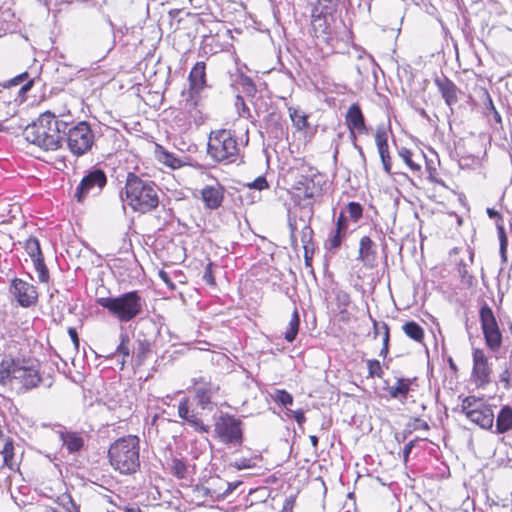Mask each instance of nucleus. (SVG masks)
Listing matches in <instances>:
<instances>
[{
  "label": "nucleus",
  "instance_id": "f257e3e1",
  "mask_svg": "<svg viewBox=\"0 0 512 512\" xmlns=\"http://www.w3.org/2000/svg\"><path fill=\"white\" fill-rule=\"evenodd\" d=\"M67 128V121L59 119L51 111H46L24 129L23 135L28 142L41 149L55 151L62 146L63 133Z\"/></svg>",
  "mask_w": 512,
  "mask_h": 512
},
{
  "label": "nucleus",
  "instance_id": "f03ea898",
  "mask_svg": "<svg viewBox=\"0 0 512 512\" xmlns=\"http://www.w3.org/2000/svg\"><path fill=\"white\" fill-rule=\"evenodd\" d=\"M39 370L23 359L5 355L0 362V385L17 393L36 388L41 382Z\"/></svg>",
  "mask_w": 512,
  "mask_h": 512
},
{
  "label": "nucleus",
  "instance_id": "7ed1b4c3",
  "mask_svg": "<svg viewBox=\"0 0 512 512\" xmlns=\"http://www.w3.org/2000/svg\"><path fill=\"white\" fill-rule=\"evenodd\" d=\"M159 191L160 189L154 181L129 172L122 200L133 211L144 214L158 207Z\"/></svg>",
  "mask_w": 512,
  "mask_h": 512
},
{
  "label": "nucleus",
  "instance_id": "20e7f679",
  "mask_svg": "<svg viewBox=\"0 0 512 512\" xmlns=\"http://www.w3.org/2000/svg\"><path fill=\"white\" fill-rule=\"evenodd\" d=\"M140 440L128 435L113 442L108 450V458L115 471L132 475L140 469Z\"/></svg>",
  "mask_w": 512,
  "mask_h": 512
},
{
  "label": "nucleus",
  "instance_id": "39448f33",
  "mask_svg": "<svg viewBox=\"0 0 512 512\" xmlns=\"http://www.w3.org/2000/svg\"><path fill=\"white\" fill-rule=\"evenodd\" d=\"M97 303L120 322H129L143 311V300L137 291L127 292L118 297H101L97 299Z\"/></svg>",
  "mask_w": 512,
  "mask_h": 512
},
{
  "label": "nucleus",
  "instance_id": "423d86ee",
  "mask_svg": "<svg viewBox=\"0 0 512 512\" xmlns=\"http://www.w3.org/2000/svg\"><path fill=\"white\" fill-rule=\"evenodd\" d=\"M208 155L217 162H234L239 154V145L233 131H212L208 139Z\"/></svg>",
  "mask_w": 512,
  "mask_h": 512
},
{
  "label": "nucleus",
  "instance_id": "0eeeda50",
  "mask_svg": "<svg viewBox=\"0 0 512 512\" xmlns=\"http://www.w3.org/2000/svg\"><path fill=\"white\" fill-rule=\"evenodd\" d=\"M64 138L69 151L77 157L88 153L94 144V133L86 121H80L72 126L68 123V128L63 133Z\"/></svg>",
  "mask_w": 512,
  "mask_h": 512
},
{
  "label": "nucleus",
  "instance_id": "6e6552de",
  "mask_svg": "<svg viewBox=\"0 0 512 512\" xmlns=\"http://www.w3.org/2000/svg\"><path fill=\"white\" fill-rule=\"evenodd\" d=\"M215 433L221 442L240 446L243 442L242 422L228 413H222L215 421Z\"/></svg>",
  "mask_w": 512,
  "mask_h": 512
},
{
  "label": "nucleus",
  "instance_id": "1a4fd4ad",
  "mask_svg": "<svg viewBox=\"0 0 512 512\" xmlns=\"http://www.w3.org/2000/svg\"><path fill=\"white\" fill-rule=\"evenodd\" d=\"M481 329L485 344L489 350L496 352L502 345V333L492 309L484 303L479 311Z\"/></svg>",
  "mask_w": 512,
  "mask_h": 512
},
{
  "label": "nucleus",
  "instance_id": "9d476101",
  "mask_svg": "<svg viewBox=\"0 0 512 512\" xmlns=\"http://www.w3.org/2000/svg\"><path fill=\"white\" fill-rule=\"evenodd\" d=\"M107 184V177L102 169L89 171L76 187L74 197L77 202L83 203L89 196L98 195Z\"/></svg>",
  "mask_w": 512,
  "mask_h": 512
},
{
  "label": "nucleus",
  "instance_id": "9b49d317",
  "mask_svg": "<svg viewBox=\"0 0 512 512\" xmlns=\"http://www.w3.org/2000/svg\"><path fill=\"white\" fill-rule=\"evenodd\" d=\"M323 176L316 171H310V174H300L296 177L293 188L298 192V195H303L305 199L312 202L317 201L323 191Z\"/></svg>",
  "mask_w": 512,
  "mask_h": 512
},
{
  "label": "nucleus",
  "instance_id": "f8f14e48",
  "mask_svg": "<svg viewBox=\"0 0 512 512\" xmlns=\"http://www.w3.org/2000/svg\"><path fill=\"white\" fill-rule=\"evenodd\" d=\"M345 121L349 129L354 148L358 151L360 156L365 159L362 147L356 143V134H366L368 133V129L365 125V119L361 108L357 103H354L349 107L345 116Z\"/></svg>",
  "mask_w": 512,
  "mask_h": 512
},
{
  "label": "nucleus",
  "instance_id": "ddd939ff",
  "mask_svg": "<svg viewBox=\"0 0 512 512\" xmlns=\"http://www.w3.org/2000/svg\"><path fill=\"white\" fill-rule=\"evenodd\" d=\"M10 292L22 307H30L34 305L38 299V293L35 287L21 279H14L12 281Z\"/></svg>",
  "mask_w": 512,
  "mask_h": 512
},
{
  "label": "nucleus",
  "instance_id": "4468645a",
  "mask_svg": "<svg viewBox=\"0 0 512 512\" xmlns=\"http://www.w3.org/2000/svg\"><path fill=\"white\" fill-rule=\"evenodd\" d=\"M473 368L472 376L478 386H485L490 382L491 367L488 357L480 348H474L472 352Z\"/></svg>",
  "mask_w": 512,
  "mask_h": 512
},
{
  "label": "nucleus",
  "instance_id": "2eb2a0df",
  "mask_svg": "<svg viewBox=\"0 0 512 512\" xmlns=\"http://www.w3.org/2000/svg\"><path fill=\"white\" fill-rule=\"evenodd\" d=\"M206 66L205 63L197 62L190 71L189 85L190 98L187 100L191 105H197L195 95L199 94L206 87Z\"/></svg>",
  "mask_w": 512,
  "mask_h": 512
},
{
  "label": "nucleus",
  "instance_id": "dca6fc26",
  "mask_svg": "<svg viewBox=\"0 0 512 512\" xmlns=\"http://www.w3.org/2000/svg\"><path fill=\"white\" fill-rule=\"evenodd\" d=\"M178 415L181 419L185 420L188 424L194 427L199 432H208L209 428L202 420L191 411L189 408V399L183 398L178 405Z\"/></svg>",
  "mask_w": 512,
  "mask_h": 512
},
{
  "label": "nucleus",
  "instance_id": "f3484780",
  "mask_svg": "<svg viewBox=\"0 0 512 512\" xmlns=\"http://www.w3.org/2000/svg\"><path fill=\"white\" fill-rule=\"evenodd\" d=\"M193 383L195 385L203 384V386L197 387L195 390L198 405L202 409H207L211 403L212 395L218 390V387L207 382L205 378L200 377L199 379L194 378Z\"/></svg>",
  "mask_w": 512,
  "mask_h": 512
},
{
  "label": "nucleus",
  "instance_id": "a211bd4d",
  "mask_svg": "<svg viewBox=\"0 0 512 512\" xmlns=\"http://www.w3.org/2000/svg\"><path fill=\"white\" fill-rule=\"evenodd\" d=\"M201 196L207 208L217 209L224 198L223 188L218 183L207 185L201 190Z\"/></svg>",
  "mask_w": 512,
  "mask_h": 512
},
{
  "label": "nucleus",
  "instance_id": "6ab92c4d",
  "mask_svg": "<svg viewBox=\"0 0 512 512\" xmlns=\"http://www.w3.org/2000/svg\"><path fill=\"white\" fill-rule=\"evenodd\" d=\"M333 21L334 17L311 13V25L315 36L328 40L331 35Z\"/></svg>",
  "mask_w": 512,
  "mask_h": 512
},
{
  "label": "nucleus",
  "instance_id": "aec40b11",
  "mask_svg": "<svg viewBox=\"0 0 512 512\" xmlns=\"http://www.w3.org/2000/svg\"><path fill=\"white\" fill-rule=\"evenodd\" d=\"M376 259L375 243L368 236H363L360 239L358 260L363 263L365 267H373Z\"/></svg>",
  "mask_w": 512,
  "mask_h": 512
},
{
  "label": "nucleus",
  "instance_id": "412c9836",
  "mask_svg": "<svg viewBox=\"0 0 512 512\" xmlns=\"http://www.w3.org/2000/svg\"><path fill=\"white\" fill-rule=\"evenodd\" d=\"M467 418L481 428L488 429L493 425L494 413L489 406L483 404L479 409L468 412Z\"/></svg>",
  "mask_w": 512,
  "mask_h": 512
},
{
  "label": "nucleus",
  "instance_id": "4be33fe9",
  "mask_svg": "<svg viewBox=\"0 0 512 512\" xmlns=\"http://www.w3.org/2000/svg\"><path fill=\"white\" fill-rule=\"evenodd\" d=\"M486 212H487V215L489 216V218H491V219L499 218V220H500L496 224L498 239H499V244H500L499 253H500L502 263H506L507 262L508 238H507V235L505 232L502 217L499 214V212L494 210L493 208H487Z\"/></svg>",
  "mask_w": 512,
  "mask_h": 512
},
{
  "label": "nucleus",
  "instance_id": "5701e85b",
  "mask_svg": "<svg viewBox=\"0 0 512 512\" xmlns=\"http://www.w3.org/2000/svg\"><path fill=\"white\" fill-rule=\"evenodd\" d=\"M375 142L377 145L378 153L383 164L384 171L388 174L391 173V158L389 155V146L387 141V134L383 130H377L375 134Z\"/></svg>",
  "mask_w": 512,
  "mask_h": 512
},
{
  "label": "nucleus",
  "instance_id": "b1692460",
  "mask_svg": "<svg viewBox=\"0 0 512 512\" xmlns=\"http://www.w3.org/2000/svg\"><path fill=\"white\" fill-rule=\"evenodd\" d=\"M435 84L440 91L442 97L445 100V103L448 106H452L458 101L457 97V87L456 85L447 77H440L435 79Z\"/></svg>",
  "mask_w": 512,
  "mask_h": 512
},
{
  "label": "nucleus",
  "instance_id": "393cba45",
  "mask_svg": "<svg viewBox=\"0 0 512 512\" xmlns=\"http://www.w3.org/2000/svg\"><path fill=\"white\" fill-rule=\"evenodd\" d=\"M410 384L409 379L397 378L393 385L385 386L384 390L388 392L391 398L404 403L410 391Z\"/></svg>",
  "mask_w": 512,
  "mask_h": 512
},
{
  "label": "nucleus",
  "instance_id": "a878e982",
  "mask_svg": "<svg viewBox=\"0 0 512 512\" xmlns=\"http://www.w3.org/2000/svg\"><path fill=\"white\" fill-rule=\"evenodd\" d=\"M59 437L70 453L79 452L84 446V439L76 432L60 431Z\"/></svg>",
  "mask_w": 512,
  "mask_h": 512
},
{
  "label": "nucleus",
  "instance_id": "bb28decb",
  "mask_svg": "<svg viewBox=\"0 0 512 512\" xmlns=\"http://www.w3.org/2000/svg\"><path fill=\"white\" fill-rule=\"evenodd\" d=\"M339 0H318L312 9V13L334 17Z\"/></svg>",
  "mask_w": 512,
  "mask_h": 512
},
{
  "label": "nucleus",
  "instance_id": "cd10ccee",
  "mask_svg": "<svg viewBox=\"0 0 512 512\" xmlns=\"http://www.w3.org/2000/svg\"><path fill=\"white\" fill-rule=\"evenodd\" d=\"M496 428L498 433H505L512 428V409L508 406L501 409L497 416Z\"/></svg>",
  "mask_w": 512,
  "mask_h": 512
},
{
  "label": "nucleus",
  "instance_id": "c85d7f7f",
  "mask_svg": "<svg viewBox=\"0 0 512 512\" xmlns=\"http://www.w3.org/2000/svg\"><path fill=\"white\" fill-rule=\"evenodd\" d=\"M300 325V317L297 311V308H294V311L291 315V318L288 323V328L284 334V338L287 342L291 343L296 339V336L299 331Z\"/></svg>",
  "mask_w": 512,
  "mask_h": 512
},
{
  "label": "nucleus",
  "instance_id": "c756f323",
  "mask_svg": "<svg viewBox=\"0 0 512 512\" xmlns=\"http://www.w3.org/2000/svg\"><path fill=\"white\" fill-rule=\"evenodd\" d=\"M404 333L416 342L421 343L424 339L423 328L414 321L406 322L402 327Z\"/></svg>",
  "mask_w": 512,
  "mask_h": 512
},
{
  "label": "nucleus",
  "instance_id": "7c9ffc66",
  "mask_svg": "<svg viewBox=\"0 0 512 512\" xmlns=\"http://www.w3.org/2000/svg\"><path fill=\"white\" fill-rule=\"evenodd\" d=\"M1 454L3 456V463L9 469L14 470L17 467V463L14 459V446L13 441L11 439H7L3 449L1 450Z\"/></svg>",
  "mask_w": 512,
  "mask_h": 512
},
{
  "label": "nucleus",
  "instance_id": "2f4dec72",
  "mask_svg": "<svg viewBox=\"0 0 512 512\" xmlns=\"http://www.w3.org/2000/svg\"><path fill=\"white\" fill-rule=\"evenodd\" d=\"M24 248H25L27 254L31 257L32 261H35V259H37V258L43 257L41 248H40V243H39L38 239L35 237L28 238L25 241Z\"/></svg>",
  "mask_w": 512,
  "mask_h": 512
},
{
  "label": "nucleus",
  "instance_id": "473e14b6",
  "mask_svg": "<svg viewBox=\"0 0 512 512\" xmlns=\"http://www.w3.org/2000/svg\"><path fill=\"white\" fill-rule=\"evenodd\" d=\"M289 115L296 129L303 130L307 127V116L304 113L300 112L296 108L290 107Z\"/></svg>",
  "mask_w": 512,
  "mask_h": 512
},
{
  "label": "nucleus",
  "instance_id": "72a5a7b5",
  "mask_svg": "<svg viewBox=\"0 0 512 512\" xmlns=\"http://www.w3.org/2000/svg\"><path fill=\"white\" fill-rule=\"evenodd\" d=\"M484 403L475 396H468L462 400L461 411L468 417V412L479 409Z\"/></svg>",
  "mask_w": 512,
  "mask_h": 512
},
{
  "label": "nucleus",
  "instance_id": "f704fd0d",
  "mask_svg": "<svg viewBox=\"0 0 512 512\" xmlns=\"http://www.w3.org/2000/svg\"><path fill=\"white\" fill-rule=\"evenodd\" d=\"M399 156L412 171H420L421 165L413 160V153L411 150L407 148H402L399 151Z\"/></svg>",
  "mask_w": 512,
  "mask_h": 512
},
{
  "label": "nucleus",
  "instance_id": "c9c22d12",
  "mask_svg": "<svg viewBox=\"0 0 512 512\" xmlns=\"http://www.w3.org/2000/svg\"><path fill=\"white\" fill-rule=\"evenodd\" d=\"M129 337L126 333H121L120 335V343L117 346L116 352L122 356L121 364L124 365L126 362V358L130 355V349L128 346Z\"/></svg>",
  "mask_w": 512,
  "mask_h": 512
},
{
  "label": "nucleus",
  "instance_id": "e433bc0d",
  "mask_svg": "<svg viewBox=\"0 0 512 512\" xmlns=\"http://www.w3.org/2000/svg\"><path fill=\"white\" fill-rule=\"evenodd\" d=\"M272 397L282 406L287 407L293 404V396L284 389H276Z\"/></svg>",
  "mask_w": 512,
  "mask_h": 512
},
{
  "label": "nucleus",
  "instance_id": "4c0bfd02",
  "mask_svg": "<svg viewBox=\"0 0 512 512\" xmlns=\"http://www.w3.org/2000/svg\"><path fill=\"white\" fill-rule=\"evenodd\" d=\"M373 327H374V334L377 335L379 333L383 334L382 344L385 347H389V340H390V334H389V326L385 322H377L373 321Z\"/></svg>",
  "mask_w": 512,
  "mask_h": 512
},
{
  "label": "nucleus",
  "instance_id": "58836bf2",
  "mask_svg": "<svg viewBox=\"0 0 512 512\" xmlns=\"http://www.w3.org/2000/svg\"><path fill=\"white\" fill-rule=\"evenodd\" d=\"M35 270L38 274V279L40 282H47L49 279L48 269L44 263V258H37L33 261Z\"/></svg>",
  "mask_w": 512,
  "mask_h": 512
},
{
  "label": "nucleus",
  "instance_id": "ea45409f",
  "mask_svg": "<svg viewBox=\"0 0 512 512\" xmlns=\"http://www.w3.org/2000/svg\"><path fill=\"white\" fill-rule=\"evenodd\" d=\"M346 212L353 221L357 222L362 217L363 209L359 203L350 202L347 205Z\"/></svg>",
  "mask_w": 512,
  "mask_h": 512
},
{
  "label": "nucleus",
  "instance_id": "a19ab883",
  "mask_svg": "<svg viewBox=\"0 0 512 512\" xmlns=\"http://www.w3.org/2000/svg\"><path fill=\"white\" fill-rule=\"evenodd\" d=\"M367 368H368V377L374 378V377H382L383 371L381 368V364L378 360H368L367 361Z\"/></svg>",
  "mask_w": 512,
  "mask_h": 512
},
{
  "label": "nucleus",
  "instance_id": "79ce46f5",
  "mask_svg": "<svg viewBox=\"0 0 512 512\" xmlns=\"http://www.w3.org/2000/svg\"><path fill=\"white\" fill-rule=\"evenodd\" d=\"M172 469L178 478H184L187 472L186 464L180 459H173Z\"/></svg>",
  "mask_w": 512,
  "mask_h": 512
},
{
  "label": "nucleus",
  "instance_id": "37998d69",
  "mask_svg": "<svg viewBox=\"0 0 512 512\" xmlns=\"http://www.w3.org/2000/svg\"><path fill=\"white\" fill-rule=\"evenodd\" d=\"M231 466L237 470L249 469L255 466V463L251 459L241 458L231 463Z\"/></svg>",
  "mask_w": 512,
  "mask_h": 512
},
{
  "label": "nucleus",
  "instance_id": "c03bdc74",
  "mask_svg": "<svg viewBox=\"0 0 512 512\" xmlns=\"http://www.w3.org/2000/svg\"><path fill=\"white\" fill-rule=\"evenodd\" d=\"M486 98H487V104H486V109L492 113L493 115V118L495 120L496 123L498 124H501L502 122V119H501V115L500 113L496 110L494 104H493V101L491 99V97L489 96V94H486Z\"/></svg>",
  "mask_w": 512,
  "mask_h": 512
},
{
  "label": "nucleus",
  "instance_id": "a18cd8bd",
  "mask_svg": "<svg viewBox=\"0 0 512 512\" xmlns=\"http://www.w3.org/2000/svg\"><path fill=\"white\" fill-rule=\"evenodd\" d=\"M213 264L211 262H209L206 267H205V270H204V273H203V280L208 284V285H215V278H214V275H213Z\"/></svg>",
  "mask_w": 512,
  "mask_h": 512
},
{
  "label": "nucleus",
  "instance_id": "49530a36",
  "mask_svg": "<svg viewBox=\"0 0 512 512\" xmlns=\"http://www.w3.org/2000/svg\"><path fill=\"white\" fill-rule=\"evenodd\" d=\"M343 232L336 231L335 234L328 240L327 248L328 249H336L341 245Z\"/></svg>",
  "mask_w": 512,
  "mask_h": 512
},
{
  "label": "nucleus",
  "instance_id": "de8ad7c7",
  "mask_svg": "<svg viewBox=\"0 0 512 512\" xmlns=\"http://www.w3.org/2000/svg\"><path fill=\"white\" fill-rule=\"evenodd\" d=\"M62 505L67 512H77L79 506L73 501L70 496H64L62 498Z\"/></svg>",
  "mask_w": 512,
  "mask_h": 512
},
{
  "label": "nucleus",
  "instance_id": "09e8293b",
  "mask_svg": "<svg viewBox=\"0 0 512 512\" xmlns=\"http://www.w3.org/2000/svg\"><path fill=\"white\" fill-rule=\"evenodd\" d=\"M249 188L256 189V190H263L268 188V183L266 181V178L263 176H260L256 178L252 183L247 184Z\"/></svg>",
  "mask_w": 512,
  "mask_h": 512
},
{
  "label": "nucleus",
  "instance_id": "8fccbe9b",
  "mask_svg": "<svg viewBox=\"0 0 512 512\" xmlns=\"http://www.w3.org/2000/svg\"><path fill=\"white\" fill-rule=\"evenodd\" d=\"M336 299L339 306L347 307L350 304V296L344 291L338 292Z\"/></svg>",
  "mask_w": 512,
  "mask_h": 512
},
{
  "label": "nucleus",
  "instance_id": "3c124183",
  "mask_svg": "<svg viewBox=\"0 0 512 512\" xmlns=\"http://www.w3.org/2000/svg\"><path fill=\"white\" fill-rule=\"evenodd\" d=\"M239 104L241 105L240 115L245 116L247 118L251 117L250 110L247 107V105L245 104L244 99L241 96H237V99H236V105H239Z\"/></svg>",
  "mask_w": 512,
  "mask_h": 512
},
{
  "label": "nucleus",
  "instance_id": "603ef678",
  "mask_svg": "<svg viewBox=\"0 0 512 512\" xmlns=\"http://www.w3.org/2000/svg\"><path fill=\"white\" fill-rule=\"evenodd\" d=\"M346 228V216L344 215L343 212H341L337 219L336 231L344 233L346 231Z\"/></svg>",
  "mask_w": 512,
  "mask_h": 512
},
{
  "label": "nucleus",
  "instance_id": "864d4df0",
  "mask_svg": "<svg viewBox=\"0 0 512 512\" xmlns=\"http://www.w3.org/2000/svg\"><path fill=\"white\" fill-rule=\"evenodd\" d=\"M289 412L293 415L295 421L298 423L299 426H302L305 423L306 417L302 410H296V411L289 410Z\"/></svg>",
  "mask_w": 512,
  "mask_h": 512
},
{
  "label": "nucleus",
  "instance_id": "5fc2aeb1",
  "mask_svg": "<svg viewBox=\"0 0 512 512\" xmlns=\"http://www.w3.org/2000/svg\"><path fill=\"white\" fill-rule=\"evenodd\" d=\"M68 334L73 342V345H74V348L75 350H78L79 348V338H78V334H77V331L75 328H69L68 329Z\"/></svg>",
  "mask_w": 512,
  "mask_h": 512
},
{
  "label": "nucleus",
  "instance_id": "6e6d98bb",
  "mask_svg": "<svg viewBox=\"0 0 512 512\" xmlns=\"http://www.w3.org/2000/svg\"><path fill=\"white\" fill-rule=\"evenodd\" d=\"M311 235H312V229L309 226H305L302 230V239H301L304 246L306 245V243H308L310 241Z\"/></svg>",
  "mask_w": 512,
  "mask_h": 512
},
{
  "label": "nucleus",
  "instance_id": "4d7b16f0",
  "mask_svg": "<svg viewBox=\"0 0 512 512\" xmlns=\"http://www.w3.org/2000/svg\"><path fill=\"white\" fill-rule=\"evenodd\" d=\"M159 277L161 278V280L166 283L170 288H174V283L171 281L170 277H169V274L164 271V270H160L159 271Z\"/></svg>",
  "mask_w": 512,
  "mask_h": 512
},
{
  "label": "nucleus",
  "instance_id": "13d9d810",
  "mask_svg": "<svg viewBox=\"0 0 512 512\" xmlns=\"http://www.w3.org/2000/svg\"><path fill=\"white\" fill-rule=\"evenodd\" d=\"M414 441H409L405 446H404V449H403V458H404V461L407 462L408 461V457L411 453V450L413 449L414 447Z\"/></svg>",
  "mask_w": 512,
  "mask_h": 512
},
{
  "label": "nucleus",
  "instance_id": "bf43d9fd",
  "mask_svg": "<svg viewBox=\"0 0 512 512\" xmlns=\"http://www.w3.org/2000/svg\"><path fill=\"white\" fill-rule=\"evenodd\" d=\"M414 429L415 430H419V429L429 430V425L426 421L416 418L414 421Z\"/></svg>",
  "mask_w": 512,
  "mask_h": 512
},
{
  "label": "nucleus",
  "instance_id": "052dcab7",
  "mask_svg": "<svg viewBox=\"0 0 512 512\" xmlns=\"http://www.w3.org/2000/svg\"><path fill=\"white\" fill-rule=\"evenodd\" d=\"M27 76H28L27 73H22V74L18 75L17 77L13 78L12 80H10L9 85L16 86V85L20 84L22 81H24V79L27 78Z\"/></svg>",
  "mask_w": 512,
  "mask_h": 512
},
{
  "label": "nucleus",
  "instance_id": "680f3d73",
  "mask_svg": "<svg viewBox=\"0 0 512 512\" xmlns=\"http://www.w3.org/2000/svg\"><path fill=\"white\" fill-rule=\"evenodd\" d=\"M500 381L505 384V386L510 385V372L508 369L504 370L500 375Z\"/></svg>",
  "mask_w": 512,
  "mask_h": 512
},
{
  "label": "nucleus",
  "instance_id": "e2e57ef3",
  "mask_svg": "<svg viewBox=\"0 0 512 512\" xmlns=\"http://www.w3.org/2000/svg\"><path fill=\"white\" fill-rule=\"evenodd\" d=\"M32 85H33V81L30 80L28 83H26L25 85H23L21 87V92L25 93V92L29 91L31 89Z\"/></svg>",
  "mask_w": 512,
  "mask_h": 512
},
{
  "label": "nucleus",
  "instance_id": "0e129e2a",
  "mask_svg": "<svg viewBox=\"0 0 512 512\" xmlns=\"http://www.w3.org/2000/svg\"><path fill=\"white\" fill-rule=\"evenodd\" d=\"M38 512H56V510L52 507L41 506L39 507Z\"/></svg>",
  "mask_w": 512,
  "mask_h": 512
},
{
  "label": "nucleus",
  "instance_id": "69168bd1",
  "mask_svg": "<svg viewBox=\"0 0 512 512\" xmlns=\"http://www.w3.org/2000/svg\"><path fill=\"white\" fill-rule=\"evenodd\" d=\"M124 512H142L141 509L137 506L125 507Z\"/></svg>",
  "mask_w": 512,
  "mask_h": 512
},
{
  "label": "nucleus",
  "instance_id": "338daca9",
  "mask_svg": "<svg viewBox=\"0 0 512 512\" xmlns=\"http://www.w3.org/2000/svg\"><path fill=\"white\" fill-rule=\"evenodd\" d=\"M309 439H310V442H311L312 446L316 449L317 446H318V437L315 436V435H311L309 437Z\"/></svg>",
  "mask_w": 512,
  "mask_h": 512
},
{
  "label": "nucleus",
  "instance_id": "774afa93",
  "mask_svg": "<svg viewBox=\"0 0 512 512\" xmlns=\"http://www.w3.org/2000/svg\"><path fill=\"white\" fill-rule=\"evenodd\" d=\"M388 351H389V347L382 346V348L379 352V355L385 358L388 354Z\"/></svg>",
  "mask_w": 512,
  "mask_h": 512
}]
</instances>
